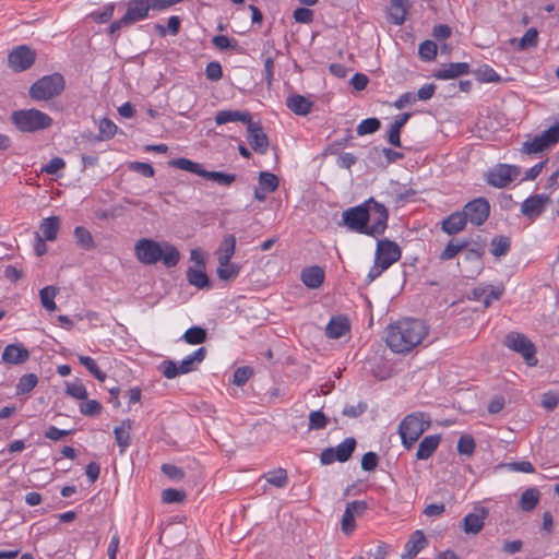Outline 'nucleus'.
Returning <instances> with one entry per match:
<instances>
[{
  "label": "nucleus",
  "mask_w": 559,
  "mask_h": 559,
  "mask_svg": "<svg viewBox=\"0 0 559 559\" xmlns=\"http://www.w3.org/2000/svg\"><path fill=\"white\" fill-rule=\"evenodd\" d=\"M38 378L35 373L23 374L15 386V392L17 395L27 394L37 385Z\"/></svg>",
  "instance_id": "nucleus-39"
},
{
  "label": "nucleus",
  "mask_w": 559,
  "mask_h": 559,
  "mask_svg": "<svg viewBox=\"0 0 559 559\" xmlns=\"http://www.w3.org/2000/svg\"><path fill=\"white\" fill-rule=\"evenodd\" d=\"M117 129V126L108 118H103L98 123V130L102 139L114 138Z\"/></svg>",
  "instance_id": "nucleus-53"
},
{
  "label": "nucleus",
  "mask_w": 559,
  "mask_h": 559,
  "mask_svg": "<svg viewBox=\"0 0 559 559\" xmlns=\"http://www.w3.org/2000/svg\"><path fill=\"white\" fill-rule=\"evenodd\" d=\"M235 250H236L235 236L226 235L217 249L218 261H223V263L230 261L233 255L235 254Z\"/></svg>",
  "instance_id": "nucleus-33"
},
{
  "label": "nucleus",
  "mask_w": 559,
  "mask_h": 559,
  "mask_svg": "<svg viewBox=\"0 0 559 559\" xmlns=\"http://www.w3.org/2000/svg\"><path fill=\"white\" fill-rule=\"evenodd\" d=\"M66 392L68 395L76 399V400H86L87 399V390L82 383H67Z\"/></svg>",
  "instance_id": "nucleus-54"
},
{
  "label": "nucleus",
  "mask_w": 559,
  "mask_h": 559,
  "mask_svg": "<svg viewBox=\"0 0 559 559\" xmlns=\"http://www.w3.org/2000/svg\"><path fill=\"white\" fill-rule=\"evenodd\" d=\"M559 142V124L545 130L540 135L523 144V152L527 154L539 153Z\"/></svg>",
  "instance_id": "nucleus-14"
},
{
  "label": "nucleus",
  "mask_w": 559,
  "mask_h": 559,
  "mask_svg": "<svg viewBox=\"0 0 559 559\" xmlns=\"http://www.w3.org/2000/svg\"><path fill=\"white\" fill-rule=\"evenodd\" d=\"M131 430L132 421L130 419H124L119 426L115 427L114 429L115 439L119 447L120 454H123L126 449L130 445Z\"/></svg>",
  "instance_id": "nucleus-26"
},
{
  "label": "nucleus",
  "mask_w": 559,
  "mask_h": 559,
  "mask_svg": "<svg viewBox=\"0 0 559 559\" xmlns=\"http://www.w3.org/2000/svg\"><path fill=\"white\" fill-rule=\"evenodd\" d=\"M379 463V456L374 452H367L361 459V468L367 472L374 471Z\"/></svg>",
  "instance_id": "nucleus-59"
},
{
  "label": "nucleus",
  "mask_w": 559,
  "mask_h": 559,
  "mask_svg": "<svg viewBox=\"0 0 559 559\" xmlns=\"http://www.w3.org/2000/svg\"><path fill=\"white\" fill-rule=\"evenodd\" d=\"M539 490L537 488H527L523 491L520 499V508L522 511L530 512L534 510L539 501Z\"/></svg>",
  "instance_id": "nucleus-36"
},
{
  "label": "nucleus",
  "mask_w": 559,
  "mask_h": 559,
  "mask_svg": "<svg viewBox=\"0 0 559 559\" xmlns=\"http://www.w3.org/2000/svg\"><path fill=\"white\" fill-rule=\"evenodd\" d=\"M286 106L295 115L306 116L312 108V102L302 95H292L286 99Z\"/></svg>",
  "instance_id": "nucleus-29"
},
{
  "label": "nucleus",
  "mask_w": 559,
  "mask_h": 559,
  "mask_svg": "<svg viewBox=\"0 0 559 559\" xmlns=\"http://www.w3.org/2000/svg\"><path fill=\"white\" fill-rule=\"evenodd\" d=\"M187 278L190 285L202 289L210 287V280L206 273L204 272V267L200 266L199 269L189 267L187 271Z\"/></svg>",
  "instance_id": "nucleus-34"
},
{
  "label": "nucleus",
  "mask_w": 559,
  "mask_h": 559,
  "mask_svg": "<svg viewBox=\"0 0 559 559\" xmlns=\"http://www.w3.org/2000/svg\"><path fill=\"white\" fill-rule=\"evenodd\" d=\"M476 448L474 438L471 435H463L457 442V452L462 455L471 456Z\"/></svg>",
  "instance_id": "nucleus-49"
},
{
  "label": "nucleus",
  "mask_w": 559,
  "mask_h": 559,
  "mask_svg": "<svg viewBox=\"0 0 559 559\" xmlns=\"http://www.w3.org/2000/svg\"><path fill=\"white\" fill-rule=\"evenodd\" d=\"M203 178L214 181L221 186L228 187L236 180L235 174H225L222 171H209L204 170Z\"/></svg>",
  "instance_id": "nucleus-43"
},
{
  "label": "nucleus",
  "mask_w": 559,
  "mask_h": 559,
  "mask_svg": "<svg viewBox=\"0 0 559 559\" xmlns=\"http://www.w3.org/2000/svg\"><path fill=\"white\" fill-rule=\"evenodd\" d=\"M248 142L252 150L259 154H264L269 147V139L259 122H253L252 119L247 124Z\"/></svg>",
  "instance_id": "nucleus-18"
},
{
  "label": "nucleus",
  "mask_w": 559,
  "mask_h": 559,
  "mask_svg": "<svg viewBox=\"0 0 559 559\" xmlns=\"http://www.w3.org/2000/svg\"><path fill=\"white\" fill-rule=\"evenodd\" d=\"M57 290L58 289L53 286H46L39 292L40 302L43 307L48 311H55L57 308L55 302Z\"/></svg>",
  "instance_id": "nucleus-42"
},
{
  "label": "nucleus",
  "mask_w": 559,
  "mask_h": 559,
  "mask_svg": "<svg viewBox=\"0 0 559 559\" xmlns=\"http://www.w3.org/2000/svg\"><path fill=\"white\" fill-rule=\"evenodd\" d=\"M216 272L219 280L231 281L239 275L240 266L236 263H231L230 261L226 263L218 261V267Z\"/></svg>",
  "instance_id": "nucleus-38"
},
{
  "label": "nucleus",
  "mask_w": 559,
  "mask_h": 559,
  "mask_svg": "<svg viewBox=\"0 0 559 559\" xmlns=\"http://www.w3.org/2000/svg\"><path fill=\"white\" fill-rule=\"evenodd\" d=\"M60 229V218L58 216L46 217L40 222L39 234L47 241L57 239Z\"/></svg>",
  "instance_id": "nucleus-28"
},
{
  "label": "nucleus",
  "mask_w": 559,
  "mask_h": 559,
  "mask_svg": "<svg viewBox=\"0 0 559 559\" xmlns=\"http://www.w3.org/2000/svg\"><path fill=\"white\" fill-rule=\"evenodd\" d=\"M129 168L135 173L141 174L146 178H151L154 176V168L148 163L133 162L130 164Z\"/></svg>",
  "instance_id": "nucleus-60"
},
{
  "label": "nucleus",
  "mask_w": 559,
  "mask_h": 559,
  "mask_svg": "<svg viewBox=\"0 0 559 559\" xmlns=\"http://www.w3.org/2000/svg\"><path fill=\"white\" fill-rule=\"evenodd\" d=\"M342 221L348 229L367 235L368 222L370 221V211H368L367 201L345 210L342 214Z\"/></svg>",
  "instance_id": "nucleus-8"
},
{
  "label": "nucleus",
  "mask_w": 559,
  "mask_h": 559,
  "mask_svg": "<svg viewBox=\"0 0 559 559\" xmlns=\"http://www.w3.org/2000/svg\"><path fill=\"white\" fill-rule=\"evenodd\" d=\"M409 7L408 0H391L388 8L390 21L395 25H402L405 22Z\"/></svg>",
  "instance_id": "nucleus-24"
},
{
  "label": "nucleus",
  "mask_w": 559,
  "mask_h": 559,
  "mask_svg": "<svg viewBox=\"0 0 559 559\" xmlns=\"http://www.w3.org/2000/svg\"><path fill=\"white\" fill-rule=\"evenodd\" d=\"M186 499V492L174 488H167L162 492L164 503H180Z\"/></svg>",
  "instance_id": "nucleus-52"
},
{
  "label": "nucleus",
  "mask_w": 559,
  "mask_h": 559,
  "mask_svg": "<svg viewBox=\"0 0 559 559\" xmlns=\"http://www.w3.org/2000/svg\"><path fill=\"white\" fill-rule=\"evenodd\" d=\"M294 19L298 23H311L313 20V12L307 8H298L294 11Z\"/></svg>",
  "instance_id": "nucleus-64"
},
{
  "label": "nucleus",
  "mask_w": 559,
  "mask_h": 559,
  "mask_svg": "<svg viewBox=\"0 0 559 559\" xmlns=\"http://www.w3.org/2000/svg\"><path fill=\"white\" fill-rule=\"evenodd\" d=\"M520 174L521 169L518 166L500 164L491 168L487 173L486 178L488 185L496 188H504Z\"/></svg>",
  "instance_id": "nucleus-13"
},
{
  "label": "nucleus",
  "mask_w": 559,
  "mask_h": 559,
  "mask_svg": "<svg viewBox=\"0 0 559 559\" xmlns=\"http://www.w3.org/2000/svg\"><path fill=\"white\" fill-rule=\"evenodd\" d=\"M367 409V404L359 402L357 405H346L342 414L349 418H356L362 415Z\"/></svg>",
  "instance_id": "nucleus-58"
},
{
  "label": "nucleus",
  "mask_w": 559,
  "mask_h": 559,
  "mask_svg": "<svg viewBox=\"0 0 559 559\" xmlns=\"http://www.w3.org/2000/svg\"><path fill=\"white\" fill-rule=\"evenodd\" d=\"M428 333L424 321L418 319H404L388 328L386 344L397 354L411 352L421 343Z\"/></svg>",
  "instance_id": "nucleus-1"
},
{
  "label": "nucleus",
  "mask_w": 559,
  "mask_h": 559,
  "mask_svg": "<svg viewBox=\"0 0 559 559\" xmlns=\"http://www.w3.org/2000/svg\"><path fill=\"white\" fill-rule=\"evenodd\" d=\"M549 202L550 198L546 194L531 195L522 202L521 213L530 219H535L544 213Z\"/></svg>",
  "instance_id": "nucleus-17"
},
{
  "label": "nucleus",
  "mask_w": 559,
  "mask_h": 559,
  "mask_svg": "<svg viewBox=\"0 0 559 559\" xmlns=\"http://www.w3.org/2000/svg\"><path fill=\"white\" fill-rule=\"evenodd\" d=\"M503 344L511 350L521 354L528 366L537 364L536 348L524 334L510 332L506 335Z\"/></svg>",
  "instance_id": "nucleus-9"
},
{
  "label": "nucleus",
  "mask_w": 559,
  "mask_h": 559,
  "mask_svg": "<svg viewBox=\"0 0 559 559\" xmlns=\"http://www.w3.org/2000/svg\"><path fill=\"white\" fill-rule=\"evenodd\" d=\"M381 127V122L378 118H367L357 126V134L366 135L378 131Z\"/></svg>",
  "instance_id": "nucleus-47"
},
{
  "label": "nucleus",
  "mask_w": 559,
  "mask_h": 559,
  "mask_svg": "<svg viewBox=\"0 0 559 559\" xmlns=\"http://www.w3.org/2000/svg\"><path fill=\"white\" fill-rule=\"evenodd\" d=\"M79 361L83 365L98 381L103 382L106 379V373L103 372L95 359L88 356H79Z\"/></svg>",
  "instance_id": "nucleus-46"
},
{
  "label": "nucleus",
  "mask_w": 559,
  "mask_h": 559,
  "mask_svg": "<svg viewBox=\"0 0 559 559\" xmlns=\"http://www.w3.org/2000/svg\"><path fill=\"white\" fill-rule=\"evenodd\" d=\"M438 51L437 44L432 40H425L419 45L418 55L425 61H431L436 58Z\"/></svg>",
  "instance_id": "nucleus-48"
},
{
  "label": "nucleus",
  "mask_w": 559,
  "mask_h": 559,
  "mask_svg": "<svg viewBox=\"0 0 559 559\" xmlns=\"http://www.w3.org/2000/svg\"><path fill=\"white\" fill-rule=\"evenodd\" d=\"M29 359V350L22 344H9L5 346L0 362L7 365H22Z\"/></svg>",
  "instance_id": "nucleus-19"
},
{
  "label": "nucleus",
  "mask_w": 559,
  "mask_h": 559,
  "mask_svg": "<svg viewBox=\"0 0 559 559\" xmlns=\"http://www.w3.org/2000/svg\"><path fill=\"white\" fill-rule=\"evenodd\" d=\"M467 245H468L467 241L459 242V241H455V240H450L448 242V245L445 246V248L443 249V251L441 252L440 259L443 260V261H448V260L453 259L463 249H465L467 247Z\"/></svg>",
  "instance_id": "nucleus-44"
},
{
  "label": "nucleus",
  "mask_w": 559,
  "mask_h": 559,
  "mask_svg": "<svg viewBox=\"0 0 559 559\" xmlns=\"http://www.w3.org/2000/svg\"><path fill=\"white\" fill-rule=\"evenodd\" d=\"M301 281L309 288H318L324 281V271L320 266L306 267L301 272Z\"/></svg>",
  "instance_id": "nucleus-31"
},
{
  "label": "nucleus",
  "mask_w": 559,
  "mask_h": 559,
  "mask_svg": "<svg viewBox=\"0 0 559 559\" xmlns=\"http://www.w3.org/2000/svg\"><path fill=\"white\" fill-rule=\"evenodd\" d=\"M349 331V322L344 317H335L326 325L325 333L330 338H340Z\"/></svg>",
  "instance_id": "nucleus-32"
},
{
  "label": "nucleus",
  "mask_w": 559,
  "mask_h": 559,
  "mask_svg": "<svg viewBox=\"0 0 559 559\" xmlns=\"http://www.w3.org/2000/svg\"><path fill=\"white\" fill-rule=\"evenodd\" d=\"M501 294V290L491 286H477L472 290L471 299L481 302L487 308L493 300H498Z\"/></svg>",
  "instance_id": "nucleus-23"
},
{
  "label": "nucleus",
  "mask_w": 559,
  "mask_h": 559,
  "mask_svg": "<svg viewBox=\"0 0 559 559\" xmlns=\"http://www.w3.org/2000/svg\"><path fill=\"white\" fill-rule=\"evenodd\" d=\"M207 336L206 330L201 326H192L188 329L182 338L191 345H198L205 342Z\"/></svg>",
  "instance_id": "nucleus-40"
},
{
  "label": "nucleus",
  "mask_w": 559,
  "mask_h": 559,
  "mask_svg": "<svg viewBox=\"0 0 559 559\" xmlns=\"http://www.w3.org/2000/svg\"><path fill=\"white\" fill-rule=\"evenodd\" d=\"M102 404L96 400H90L80 405V412L85 416H96L102 412Z\"/></svg>",
  "instance_id": "nucleus-55"
},
{
  "label": "nucleus",
  "mask_w": 559,
  "mask_h": 559,
  "mask_svg": "<svg viewBox=\"0 0 559 559\" xmlns=\"http://www.w3.org/2000/svg\"><path fill=\"white\" fill-rule=\"evenodd\" d=\"M440 440L441 437L439 435H431L425 437L418 445L416 457L418 460L429 459L438 449Z\"/></svg>",
  "instance_id": "nucleus-30"
},
{
  "label": "nucleus",
  "mask_w": 559,
  "mask_h": 559,
  "mask_svg": "<svg viewBox=\"0 0 559 559\" xmlns=\"http://www.w3.org/2000/svg\"><path fill=\"white\" fill-rule=\"evenodd\" d=\"M151 10L160 12L167 10V7L164 0H129L123 22H129L132 25L135 22L143 21L148 17Z\"/></svg>",
  "instance_id": "nucleus-7"
},
{
  "label": "nucleus",
  "mask_w": 559,
  "mask_h": 559,
  "mask_svg": "<svg viewBox=\"0 0 559 559\" xmlns=\"http://www.w3.org/2000/svg\"><path fill=\"white\" fill-rule=\"evenodd\" d=\"M356 444L355 438L348 437L335 448L324 449L320 454V461L323 465L332 464L335 461L344 463L350 459Z\"/></svg>",
  "instance_id": "nucleus-11"
},
{
  "label": "nucleus",
  "mask_w": 559,
  "mask_h": 559,
  "mask_svg": "<svg viewBox=\"0 0 559 559\" xmlns=\"http://www.w3.org/2000/svg\"><path fill=\"white\" fill-rule=\"evenodd\" d=\"M487 516L485 508L476 509V512L468 513L463 519V530L467 534H477L484 526Z\"/></svg>",
  "instance_id": "nucleus-21"
},
{
  "label": "nucleus",
  "mask_w": 559,
  "mask_h": 559,
  "mask_svg": "<svg viewBox=\"0 0 559 559\" xmlns=\"http://www.w3.org/2000/svg\"><path fill=\"white\" fill-rule=\"evenodd\" d=\"M491 247H492L491 253L495 257L506 255L508 253V251L510 250V240H509V238L503 237V236L495 237L491 240Z\"/></svg>",
  "instance_id": "nucleus-50"
},
{
  "label": "nucleus",
  "mask_w": 559,
  "mask_h": 559,
  "mask_svg": "<svg viewBox=\"0 0 559 559\" xmlns=\"http://www.w3.org/2000/svg\"><path fill=\"white\" fill-rule=\"evenodd\" d=\"M429 426L430 418L425 413L418 412L407 415L399 426L403 445L411 449Z\"/></svg>",
  "instance_id": "nucleus-4"
},
{
  "label": "nucleus",
  "mask_w": 559,
  "mask_h": 559,
  "mask_svg": "<svg viewBox=\"0 0 559 559\" xmlns=\"http://www.w3.org/2000/svg\"><path fill=\"white\" fill-rule=\"evenodd\" d=\"M66 167V162L61 157L51 158L43 168L41 171L48 175H56L59 170Z\"/></svg>",
  "instance_id": "nucleus-57"
},
{
  "label": "nucleus",
  "mask_w": 559,
  "mask_h": 559,
  "mask_svg": "<svg viewBox=\"0 0 559 559\" xmlns=\"http://www.w3.org/2000/svg\"><path fill=\"white\" fill-rule=\"evenodd\" d=\"M329 423L328 417L321 411H314L309 414V429H324Z\"/></svg>",
  "instance_id": "nucleus-51"
},
{
  "label": "nucleus",
  "mask_w": 559,
  "mask_h": 559,
  "mask_svg": "<svg viewBox=\"0 0 559 559\" xmlns=\"http://www.w3.org/2000/svg\"><path fill=\"white\" fill-rule=\"evenodd\" d=\"M134 254L145 265L162 261L166 267H174L180 260V253L175 246L167 241L158 242L147 238L136 241Z\"/></svg>",
  "instance_id": "nucleus-2"
},
{
  "label": "nucleus",
  "mask_w": 559,
  "mask_h": 559,
  "mask_svg": "<svg viewBox=\"0 0 559 559\" xmlns=\"http://www.w3.org/2000/svg\"><path fill=\"white\" fill-rule=\"evenodd\" d=\"M66 87V81L62 74L52 73L44 75L34 82L28 91L29 97L34 100H50L59 96Z\"/></svg>",
  "instance_id": "nucleus-5"
},
{
  "label": "nucleus",
  "mask_w": 559,
  "mask_h": 559,
  "mask_svg": "<svg viewBox=\"0 0 559 559\" xmlns=\"http://www.w3.org/2000/svg\"><path fill=\"white\" fill-rule=\"evenodd\" d=\"M253 374V370L250 367H239L234 372L233 383L241 386L243 385Z\"/></svg>",
  "instance_id": "nucleus-56"
},
{
  "label": "nucleus",
  "mask_w": 559,
  "mask_h": 559,
  "mask_svg": "<svg viewBox=\"0 0 559 559\" xmlns=\"http://www.w3.org/2000/svg\"><path fill=\"white\" fill-rule=\"evenodd\" d=\"M168 165L170 167L182 169V170L195 174L201 177H203V174L205 170L201 164L193 162L191 159H188V158H183V157L171 159L168 163Z\"/></svg>",
  "instance_id": "nucleus-35"
},
{
  "label": "nucleus",
  "mask_w": 559,
  "mask_h": 559,
  "mask_svg": "<svg viewBox=\"0 0 559 559\" xmlns=\"http://www.w3.org/2000/svg\"><path fill=\"white\" fill-rule=\"evenodd\" d=\"M469 73V64L466 62H455L444 66L435 72L433 76L438 80H450Z\"/></svg>",
  "instance_id": "nucleus-22"
},
{
  "label": "nucleus",
  "mask_w": 559,
  "mask_h": 559,
  "mask_svg": "<svg viewBox=\"0 0 559 559\" xmlns=\"http://www.w3.org/2000/svg\"><path fill=\"white\" fill-rule=\"evenodd\" d=\"M206 349L204 347L198 348L191 355L187 356L178 366L173 360H165L160 364L159 370L167 379H174L179 374H186L195 369L194 365L204 360Z\"/></svg>",
  "instance_id": "nucleus-6"
},
{
  "label": "nucleus",
  "mask_w": 559,
  "mask_h": 559,
  "mask_svg": "<svg viewBox=\"0 0 559 559\" xmlns=\"http://www.w3.org/2000/svg\"><path fill=\"white\" fill-rule=\"evenodd\" d=\"M114 11H115V3H108L103 8L102 11L94 12L93 17L97 23H105L112 17Z\"/></svg>",
  "instance_id": "nucleus-62"
},
{
  "label": "nucleus",
  "mask_w": 559,
  "mask_h": 559,
  "mask_svg": "<svg viewBox=\"0 0 559 559\" xmlns=\"http://www.w3.org/2000/svg\"><path fill=\"white\" fill-rule=\"evenodd\" d=\"M427 545V539L421 531H415L405 544L403 559L415 558Z\"/></svg>",
  "instance_id": "nucleus-20"
},
{
  "label": "nucleus",
  "mask_w": 559,
  "mask_h": 559,
  "mask_svg": "<svg viewBox=\"0 0 559 559\" xmlns=\"http://www.w3.org/2000/svg\"><path fill=\"white\" fill-rule=\"evenodd\" d=\"M205 75L211 81H218L223 76L222 66L217 61L207 63L205 68Z\"/></svg>",
  "instance_id": "nucleus-61"
},
{
  "label": "nucleus",
  "mask_w": 559,
  "mask_h": 559,
  "mask_svg": "<svg viewBox=\"0 0 559 559\" xmlns=\"http://www.w3.org/2000/svg\"><path fill=\"white\" fill-rule=\"evenodd\" d=\"M467 224L463 212H454L442 221L441 229L448 235L462 231Z\"/></svg>",
  "instance_id": "nucleus-25"
},
{
  "label": "nucleus",
  "mask_w": 559,
  "mask_h": 559,
  "mask_svg": "<svg viewBox=\"0 0 559 559\" xmlns=\"http://www.w3.org/2000/svg\"><path fill=\"white\" fill-rule=\"evenodd\" d=\"M74 238L76 245L84 250H92L95 248V241L88 229L83 226H76L74 229Z\"/></svg>",
  "instance_id": "nucleus-37"
},
{
  "label": "nucleus",
  "mask_w": 559,
  "mask_h": 559,
  "mask_svg": "<svg viewBox=\"0 0 559 559\" xmlns=\"http://www.w3.org/2000/svg\"><path fill=\"white\" fill-rule=\"evenodd\" d=\"M260 188L265 192H274L278 187V178L267 171L260 173L259 176Z\"/></svg>",
  "instance_id": "nucleus-45"
},
{
  "label": "nucleus",
  "mask_w": 559,
  "mask_h": 559,
  "mask_svg": "<svg viewBox=\"0 0 559 559\" xmlns=\"http://www.w3.org/2000/svg\"><path fill=\"white\" fill-rule=\"evenodd\" d=\"M462 212L467 222L480 226L490 215V204L486 198L479 197L467 202Z\"/></svg>",
  "instance_id": "nucleus-12"
},
{
  "label": "nucleus",
  "mask_w": 559,
  "mask_h": 559,
  "mask_svg": "<svg viewBox=\"0 0 559 559\" xmlns=\"http://www.w3.org/2000/svg\"><path fill=\"white\" fill-rule=\"evenodd\" d=\"M36 60V52L26 45L14 48L8 56L9 67L14 72H22L29 69Z\"/></svg>",
  "instance_id": "nucleus-15"
},
{
  "label": "nucleus",
  "mask_w": 559,
  "mask_h": 559,
  "mask_svg": "<svg viewBox=\"0 0 559 559\" xmlns=\"http://www.w3.org/2000/svg\"><path fill=\"white\" fill-rule=\"evenodd\" d=\"M401 248L396 242L389 239H381L377 243L374 259L382 264V269H389L401 259Z\"/></svg>",
  "instance_id": "nucleus-16"
},
{
  "label": "nucleus",
  "mask_w": 559,
  "mask_h": 559,
  "mask_svg": "<svg viewBox=\"0 0 559 559\" xmlns=\"http://www.w3.org/2000/svg\"><path fill=\"white\" fill-rule=\"evenodd\" d=\"M10 120L19 131L28 133L48 129L52 124L50 116L35 108L15 110Z\"/></svg>",
  "instance_id": "nucleus-3"
},
{
  "label": "nucleus",
  "mask_w": 559,
  "mask_h": 559,
  "mask_svg": "<svg viewBox=\"0 0 559 559\" xmlns=\"http://www.w3.org/2000/svg\"><path fill=\"white\" fill-rule=\"evenodd\" d=\"M367 206L368 211H370V219L372 221V224L370 226L368 225L367 236L377 238L381 236L388 227L389 211L383 204L372 198L367 200Z\"/></svg>",
  "instance_id": "nucleus-10"
},
{
  "label": "nucleus",
  "mask_w": 559,
  "mask_h": 559,
  "mask_svg": "<svg viewBox=\"0 0 559 559\" xmlns=\"http://www.w3.org/2000/svg\"><path fill=\"white\" fill-rule=\"evenodd\" d=\"M212 43L217 49H221V50H225L228 48H235L237 46L236 40H234V39L231 40L230 38H228L225 35L214 36L212 38Z\"/></svg>",
  "instance_id": "nucleus-63"
},
{
  "label": "nucleus",
  "mask_w": 559,
  "mask_h": 559,
  "mask_svg": "<svg viewBox=\"0 0 559 559\" xmlns=\"http://www.w3.org/2000/svg\"><path fill=\"white\" fill-rule=\"evenodd\" d=\"M266 481L277 488H283L288 483L287 472L284 468L270 471L263 475Z\"/></svg>",
  "instance_id": "nucleus-41"
},
{
  "label": "nucleus",
  "mask_w": 559,
  "mask_h": 559,
  "mask_svg": "<svg viewBox=\"0 0 559 559\" xmlns=\"http://www.w3.org/2000/svg\"><path fill=\"white\" fill-rule=\"evenodd\" d=\"M251 120V116L247 111H239V110H219L216 112L215 116V122L218 126L228 123V122H235V121H241L245 124H248Z\"/></svg>",
  "instance_id": "nucleus-27"
}]
</instances>
